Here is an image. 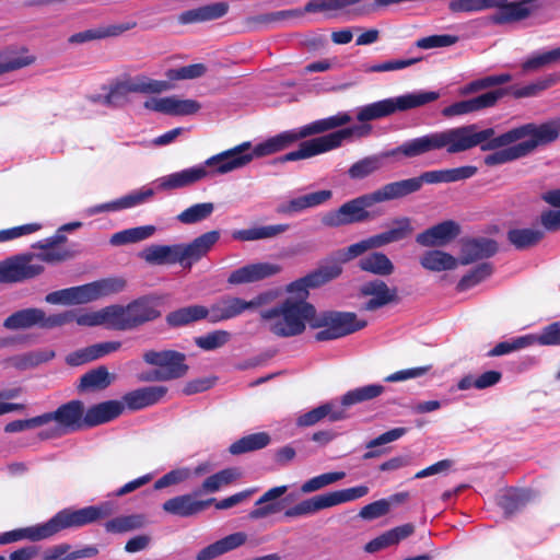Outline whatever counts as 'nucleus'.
<instances>
[{"mask_svg": "<svg viewBox=\"0 0 560 560\" xmlns=\"http://www.w3.org/2000/svg\"><path fill=\"white\" fill-rule=\"evenodd\" d=\"M470 129L474 143L470 150L493 151L483 158L487 166H498L532 154L538 147L555 142L560 137V117L544 124H525L498 135L494 128L479 129L476 124L465 125Z\"/></svg>", "mask_w": 560, "mask_h": 560, "instance_id": "1", "label": "nucleus"}, {"mask_svg": "<svg viewBox=\"0 0 560 560\" xmlns=\"http://www.w3.org/2000/svg\"><path fill=\"white\" fill-rule=\"evenodd\" d=\"M254 160L250 142L245 141L231 149L208 158L200 164L159 177L155 180L159 190L168 191L186 188L206 178L225 175L241 170Z\"/></svg>", "mask_w": 560, "mask_h": 560, "instance_id": "2", "label": "nucleus"}, {"mask_svg": "<svg viewBox=\"0 0 560 560\" xmlns=\"http://www.w3.org/2000/svg\"><path fill=\"white\" fill-rule=\"evenodd\" d=\"M475 136L464 126L434 131L404 141L386 152L385 156L402 155L406 159H415L442 149H445L448 154H457L470 150V147L476 143L472 139Z\"/></svg>", "mask_w": 560, "mask_h": 560, "instance_id": "3", "label": "nucleus"}, {"mask_svg": "<svg viewBox=\"0 0 560 560\" xmlns=\"http://www.w3.org/2000/svg\"><path fill=\"white\" fill-rule=\"evenodd\" d=\"M221 237L220 231L206 232L189 243L173 245H150L140 253V257L151 265H175L190 268L213 248Z\"/></svg>", "mask_w": 560, "mask_h": 560, "instance_id": "4", "label": "nucleus"}, {"mask_svg": "<svg viewBox=\"0 0 560 560\" xmlns=\"http://www.w3.org/2000/svg\"><path fill=\"white\" fill-rule=\"evenodd\" d=\"M396 199L392 183H387L371 192L348 200L335 210L326 212L322 218V223L328 228H339L366 222L381 214L371 212L370 208L376 203Z\"/></svg>", "mask_w": 560, "mask_h": 560, "instance_id": "5", "label": "nucleus"}, {"mask_svg": "<svg viewBox=\"0 0 560 560\" xmlns=\"http://www.w3.org/2000/svg\"><path fill=\"white\" fill-rule=\"evenodd\" d=\"M313 314L312 304L288 298L271 308L260 311V318L271 334L280 338H290L301 335L306 324L311 326Z\"/></svg>", "mask_w": 560, "mask_h": 560, "instance_id": "6", "label": "nucleus"}, {"mask_svg": "<svg viewBox=\"0 0 560 560\" xmlns=\"http://www.w3.org/2000/svg\"><path fill=\"white\" fill-rule=\"evenodd\" d=\"M351 120L352 118L348 113L341 112L337 115L315 120L299 129L283 131L255 147L250 144V153L254 154V159L270 155L284 150L300 139L336 129Z\"/></svg>", "mask_w": 560, "mask_h": 560, "instance_id": "7", "label": "nucleus"}, {"mask_svg": "<svg viewBox=\"0 0 560 560\" xmlns=\"http://www.w3.org/2000/svg\"><path fill=\"white\" fill-rule=\"evenodd\" d=\"M440 93L435 91H417L399 96L377 101L357 109V119L361 122L381 119L397 112H406L436 101Z\"/></svg>", "mask_w": 560, "mask_h": 560, "instance_id": "8", "label": "nucleus"}, {"mask_svg": "<svg viewBox=\"0 0 560 560\" xmlns=\"http://www.w3.org/2000/svg\"><path fill=\"white\" fill-rule=\"evenodd\" d=\"M366 326L351 312L325 311L317 313L314 308L311 327L319 329L314 338L316 341H328L353 334Z\"/></svg>", "mask_w": 560, "mask_h": 560, "instance_id": "9", "label": "nucleus"}, {"mask_svg": "<svg viewBox=\"0 0 560 560\" xmlns=\"http://www.w3.org/2000/svg\"><path fill=\"white\" fill-rule=\"evenodd\" d=\"M115 511L116 505L110 501L78 510L63 509L45 523L48 538L62 529L82 527L95 523L101 518L110 516Z\"/></svg>", "mask_w": 560, "mask_h": 560, "instance_id": "10", "label": "nucleus"}, {"mask_svg": "<svg viewBox=\"0 0 560 560\" xmlns=\"http://www.w3.org/2000/svg\"><path fill=\"white\" fill-rule=\"evenodd\" d=\"M393 225L388 231L380 234L372 235L368 238L361 240L358 243L338 252V258L341 262H348L368 250L384 247L390 243H395L406 238L413 231L411 220L407 217L396 218L393 220Z\"/></svg>", "mask_w": 560, "mask_h": 560, "instance_id": "11", "label": "nucleus"}, {"mask_svg": "<svg viewBox=\"0 0 560 560\" xmlns=\"http://www.w3.org/2000/svg\"><path fill=\"white\" fill-rule=\"evenodd\" d=\"M170 89V83L138 75L117 81L107 88L103 105L108 107H122L130 101L131 93L155 94Z\"/></svg>", "mask_w": 560, "mask_h": 560, "instance_id": "12", "label": "nucleus"}, {"mask_svg": "<svg viewBox=\"0 0 560 560\" xmlns=\"http://www.w3.org/2000/svg\"><path fill=\"white\" fill-rule=\"evenodd\" d=\"M40 416L43 425L52 421L56 423L52 429L43 431L39 434L42 439L58 438L85 427L84 405L81 400L68 401L55 411L45 412Z\"/></svg>", "mask_w": 560, "mask_h": 560, "instance_id": "13", "label": "nucleus"}, {"mask_svg": "<svg viewBox=\"0 0 560 560\" xmlns=\"http://www.w3.org/2000/svg\"><path fill=\"white\" fill-rule=\"evenodd\" d=\"M113 307L115 330H131L161 315L156 302L149 298L138 299L127 306L113 305Z\"/></svg>", "mask_w": 560, "mask_h": 560, "instance_id": "14", "label": "nucleus"}, {"mask_svg": "<svg viewBox=\"0 0 560 560\" xmlns=\"http://www.w3.org/2000/svg\"><path fill=\"white\" fill-rule=\"evenodd\" d=\"M62 317L57 314L47 315L38 307H27L12 313L3 322V327L9 330H22L37 326L42 329L61 327Z\"/></svg>", "mask_w": 560, "mask_h": 560, "instance_id": "15", "label": "nucleus"}, {"mask_svg": "<svg viewBox=\"0 0 560 560\" xmlns=\"http://www.w3.org/2000/svg\"><path fill=\"white\" fill-rule=\"evenodd\" d=\"M143 360L149 365L158 366L162 372L160 378H166V381L180 378L188 371L186 355L174 350H148L143 353Z\"/></svg>", "mask_w": 560, "mask_h": 560, "instance_id": "16", "label": "nucleus"}, {"mask_svg": "<svg viewBox=\"0 0 560 560\" xmlns=\"http://www.w3.org/2000/svg\"><path fill=\"white\" fill-rule=\"evenodd\" d=\"M122 278H105L83 285L71 287L73 305L85 304L124 290Z\"/></svg>", "mask_w": 560, "mask_h": 560, "instance_id": "17", "label": "nucleus"}, {"mask_svg": "<svg viewBox=\"0 0 560 560\" xmlns=\"http://www.w3.org/2000/svg\"><path fill=\"white\" fill-rule=\"evenodd\" d=\"M497 4L492 9L497 11L490 16V23L494 25H506L521 22L532 15L538 8V0H520L510 2L509 0H495Z\"/></svg>", "mask_w": 560, "mask_h": 560, "instance_id": "18", "label": "nucleus"}, {"mask_svg": "<svg viewBox=\"0 0 560 560\" xmlns=\"http://www.w3.org/2000/svg\"><path fill=\"white\" fill-rule=\"evenodd\" d=\"M30 256H12L0 262V283H18L42 273V268L32 265Z\"/></svg>", "mask_w": 560, "mask_h": 560, "instance_id": "19", "label": "nucleus"}, {"mask_svg": "<svg viewBox=\"0 0 560 560\" xmlns=\"http://www.w3.org/2000/svg\"><path fill=\"white\" fill-rule=\"evenodd\" d=\"M149 110L171 116H187L197 113L200 104L195 100H182L175 95L166 97H151L144 102Z\"/></svg>", "mask_w": 560, "mask_h": 560, "instance_id": "20", "label": "nucleus"}, {"mask_svg": "<svg viewBox=\"0 0 560 560\" xmlns=\"http://www.w3.org/2000/svg\"><path fill=\"white\" fill-rule=\"evenodd\" d=\"M281 266L272 262L248 264L232 271L228 282L232 285L247 284L278 275Z\"/></svg>", "mask_w": 560, "mask_h": 560, "instance_id": "21", "label": "nucleus"}, {"mask_svg": "<svg viewBox=\"0 0 560 560\" xmlns=\"http://www.w3.org/2000/svg\"><path fill=\"white\" fill-rule=\"evenodd\" d=\"M331 197L332 191L328 189L294 197L279 202L276 207V212L280 215L293 217L310 208L327 202Z\"/></svg>", "mask_w": 560, "mask_h": 560, "instance_id": "22", "label": "nucleus"}, {"mask_svg": "<svg viewBox=\"0 0 560 560\" xmlns=\"http://www.w3.org/2000/svg\"><path fill=\"white\" fill-rule=\"evenodd\" d=\"M390 183L397 199H401L419 191L423 184L450 183L448 170L427 171L417 177Z\"/></svg>", "mask_w": 560, "mask_h": 560, "instance_id": "23", "label": "nucleus"}, {"mask_svg": "<svg viewBox=\"0 0 560 560\" xmlns=\"http://www.w3.org/2000/svg\"><path fill=\"white\" fill-rule=\"evenodd\" d=\"M62 317L61 326L75 322L79 326H106L114 329V307L107 306L96 312L65 311L57 314Z\"/></svg>", "mask_w": 560, "mask_h": 560, "instance_id": "24", "label": "nucleus"}, {"mask_svg": "<svg viewBox=\"0 0 560 560\" xmlns=\"http://www.w3.org/2000/svg\"><path fill=\"white\" fill-rule=\"evenodd\" d=\"M360 293L363 296H372L363 305V310L370 312L378 310L398 300L397 289H390L383 280L380 279L363 283L360 288Z\"/></svg>", "mask_w": 560, "mask_h": 560, "instance_id": "25", "label": "nucleus"}, {"mask_svg": "<svg viewBox=\"0 0 560 560\" xmlns=\"http://www.w3.org/2000/svg\"><path fill=\"white\" fill-rule=\"evenodd\" d=\"M153 195L154 190L152 188L143 187L139 190L131 191L130 194L116 200L90 207L85 209V214L88 217H92L101 212H114L124 209H130L145 202Z\"/></svg>", "mask_w": 560, "mask_h": 560, "instance_id": "26", "label": "nucleus"}, {"mask_svg": "<svg viewBox=\"0 0 560 560\" xmlns=\"http://www.w3.org/2000/svg\"><path fill=\"white\" fill-rule=\"evenodd\" d=\"M459 234V225L452 220L443 221L417 235L418 244L425 247L442 246Z\"/></svg>", "mask_w": 560, "mask_h": 560, "instance_id": "27", "label": "nucleus"}, {"mask_svg": "<svg viewBox=\"0 0 560 560\" xmlns=\"http://www.w3.org/2000/svg\"><path fill=\"white\" fill-rule=\"evenodd\" d=\"M505 92L506 90L500 89L483 93L470 100L456 102L446 107L443 113L446 116H456L492 107L505 94Z\"/></svg>", "mask_w": 560, "mask_h": 560, "instance_id": "28", "label": "nucleus"}, {"mask_svg": "<svg viewBox=\"0 0 560 560\" xmlns=\"http://www.w3.org/2000/svg\"><path fill=\"white\" fill-rule=\"evenodd\" d=\"M213 501L214 498L206 501H198L191 494H182L166 500L163 503L162 509L171 515L189 517L203 511Z\"/></svg>", "mask_w": 560, "mask_h": 560, "instance_id": "29", "label": "nucleus"}, {"mask_svg": "<svg viewBox=\"0 0 560 560\" xmlns=\"http://www.w3.org/2000/svg\"><path fill=\"white\" fill-rule=\"evenodd\" d=\"M167 393L165 386H147L124 395L122 401L130 410H140L158 404Z\"/></svg>", "mask_w": 560, "mask_h": 560, "instance_id": "30", "label": "nucleus"}, {"mask_svg": "<svg viewBox=\"0 0 560 560\" xmlns=\"http://www.w3.org/2000/svg\"><path fill=\"white\" fill-rule=\"evenodd\" d=\"M246 540L247 535L243 532L230 534L199 550L196 560H214L243 546Z\"/></svg>", "mask_w": 560, "mask_h": 560, "instance_id": "31", "label": "nucleus"}, {"mask_svg": "<svg viewBox=\"0 0 560 560\" xmlns=\"http://www.w3.org/2000/svg\"><path fill=\"white\" fill-rule=\"evenodd\" d=\"M498 252L495 241L487 237L472 238L462 247V265H469L476 260L489 258Z\"/></svg>", "mask_w": 560, "mask_h": 560, "instance_id": "32", "label": "nucleus"}, {"mask_svg": "<svg viewBox=\"0 0 560 560\" xmlns=\"http://www.w3.org/2000/svg\"><path fill=\"white\" fill-rule=\"evenodd\" d=\"M287 491L288 486L273 487L266 491L256 501V505H258V508L249 512V517L252 520H260L279 513L283 509V504L281 501H277V499L283 495Z\"/></svg>", "mask_w": 560, "mask_h": 560, "instance_id": "33", "label": "nucleus"}, {"mask_svg": "<svg viewBox=\"0 0 560 560\" xmlns=\"http://www.w3.org/2000/svg\"><path fill=\"white\" fill-rule=\"evenodd\" d=\"M135 26L136 23L133 22L103 25L95 28L75 33L69 37V42L71 44H82L95 39L116 37L133 28Z\"/></svg>", "mask_w": 560, "mask_h": 560, "instance_id": "34", "label": "nucleus"}, {"mask_svg": "<svg viewBox=\"0 0 560 560\" xmlns=\"http://www.w3.org/2000/svg\"><path fill=\"white\" fill-rule=\"evenodd\" d=\"M124 410V405L117 400L97 404L84 410L85 427H94L117 418Z\"/></svg>", "mask_w": 560, "mask_h": 560, "instance_id": "35", "label": "nucleus"}, {"mask_svg": "<svg viewBox=\"0 0 560 560\" xmlns=\"http://www.w3.org/2000/svg\"><path fill=\"white\" fill-rule=\"evenodd\" d=\"M229 5L225 2L209 3L183 12L178 20L182 24L207 22L220 19L226 14Z\"/></svg>", "mask_w": 560, "mask_h": 560, "instance_id": "36", "label": "nucleus"}, {"mask_svg": "<svg viewBox=\"0 0 560 560\" xmlns=\"http://www.w3.org/2000/svg\"><path fill=\"white\" fill-rule=\"evenodd\" d=\"M55 358V351L51 349H36L24 353L15 354L5 360L9 366L19 371L34 369L42 363L48 362Z\"/></svg>", "mask_w": 560, "mask_h": 560, "instance_id": "37", "label": "nucleus"}, {"mask_svg": "<svg viewBox=\"0 0 560 560\" xmlns=\"http://www.w3.org/2000/svg\"><path fill=\"white\" fill-rule=\"evenodd\" d=\"M290 225L285 223L254 226L249 229L235 230L232 232V238L241 242H252L259 240H270L287 232Z\"/></svg>", "mask_w": 560, "mask_h": 560, "instance_id": "38", "label": "nucleus"}, {"mask_svg": "<svg viewBox=\"0 0 560 560\" xmlns=\"http://www.w3.org/2000/svg\"><path fill=\"white\" fill-rule=\"evenodd\" d=\"M326 417H328L330 421H338L346 418V412L334 402H327L301 415L296 419V424L299 427H311Z\"/></svg>", "mask_w": 560, "mask_h": 560, "instance_id": "39", "label": "nucleus"}, {"mask_svg": "<svg viewBox=\"0 0 560 560\" xmlns=\"http://www.w3.org/2000/svg\"><path fill=\"white\" fill-rule=\"evenodd\" d=\"M208 311V319L211 323L235 318L241 315L238 298L225 295L213 303Z\"/></svg>", "mask_w": 560, "mask_h": 560, "instance_id": "40", "label": "nucleus"}, {"mask_svg": "<svg viewBox=\"0 0 560 560\" xmlns=\"http://www.w3.org/2000/svg\"><path fill=\"white\" fill-rule=\"evenodd\" d=\"M98 553L94 546H86L82 549L71 551V546L60 544L45 550L40 560H77L82 558H92Z\"/></svg>", "mask_w": 560, "mask_h": 560, "instance_id": "41", "label": "nucleus"}, {"mask_svg": "<svg viewBox=\"0 0 560 560\" xmlns=\"http://www.w3.org/2000/svg\"><path fill=\"white\" fill-rule=\"evenodd\" d=\"M329 151L325 136L316 137L306 141H303L299 149L284 154L281 158L282 162L299 161L310 159L318 154H323Z\"/></svg>", "mask_w": 560, "mask_h": 560, "instance_id": "42", "label": "nucleus"}, {"mask_svg": "<svg viewBox=\"0 0 560 560\" xmlns=\"http://www.w3.org/2000/svg\"><path fill=\"white\" fill-rule=\"evenodd\" d=\"M329 509L326 493L305 499L298 504L284 511L285 518H298L316 514L317 512Z\"/></svg>", "mask_w": 560, "mask_h": 560, "instance_id": "43", "label": "nucleus"}, {"mask_svg": "<svg viewBox=\"0 0 560 560\" xmlns=\"http://www.w3.org/2000/svg\"><path fill=\"white\" fill-rule=\"evenodd\" d=\"M358 266L362 271L381 277L389 276L395 270L392 260L381 252H373L366 256H363L359 260Z\"/></svg>", "mask_w": 560, "mask_h": 560, "instance_id": "44", "label": "nucleus"}, {"mask_svg": "<svg viewBox=\"0 0 560 560\" xmlns=\"http://www.w3.org/2000/svg\"><path fill=\"white\" fill-rule=\"evenodd\" d=\"M208 307L202 305H189L186 307L178 308L174 312H171L166 320L168 325L178 327L191 324L194 322L208 318Z\"/></svg>", "mask_w": 560, "mask_h": 560, "instance_id": "45", "label": "nucleus"}, {"mask_svg": "<svg viewBox=\"0 0 560 560\" xmlns=\"http://www.w3.org/2000/svg\"><path fill=\"white\" fill-rule=\"evenodd\" d=\"M48 538L45 523L35 526L18 528L0 534V545H8L11 542L28 539L31 541H38Z\"/></svg>", "mask_w": 560, "mask_h": 560, "instance_id": "46", "label": "nucleus"}, {"mask_svg": "<svg viewBox=\"0 0 560 560\" xmlns=\"http://www.w3.org/2000/svg\"><path fill=\"white\" fill-rule=\"evenodd\" d=\"M156 231L154 225H142L131 229H126L114 233L109 243L113 246H122L127 244L138 243L150 238Z\"/></svg>", "mask_w": 560, "mask_h": 560, "instance_id": "47", "label": "nucleus"}, {"mask_svg": "<svg viewBox=\"0 0 560 560\" xmlns=\"http://www.w3.org/2000/svg\"><path fill=\"white\" fill-rule=\"evenodd\" d=\"M371 130L372 128L370 125H355L343 129H339L337 131H332L324 136L328 144L329 151H331L340 148L346 140H350L354 137L363 138L369 136L371 133Z\"/></svg>", "mask_w": 560, "mask_h": 560, "instance_id": "48", "label": "nucleus"}, {"mask_svg": "<svg viewBox=\"0 0 560 560\" xmlns=\"http://www.w3.org/2000/svg\"><path fill=\"white\" fill-rule=\"evenodd\" d=\"M385 390V387L380 384H370L362 387H358L347 392L342 395L340 404L345 408H349L353 405L372 400L381 396Z\"/></svg>", "mask_w": 560, "mask_h": 560, "instance_id": "49", "label": "nucleus"}, {"mask_svg": "<svg viewBox=\"0 0 560 560\" xmlns=\"http://www.w3.org/2000/svg\"><path fill=\"white\" fill-rule=\"evenodd\" d=\"M420 264L430 271L453 270L457 266V260L452 255L442 250H429L420 258Z\"/></svg>", "mask_w": 560, "mask_h": 560, "instance_id": "50", "label": "nucleus"}, {"mask_svg": "<svg viewBox=\"0 0 560 560\" xmlns=\"http://www.w3.org/2000/svg\"><path fill=\"white\" fill-rule=\"evenodd\" d=\"M383 158H386L385 153L382 155H369L357 161L348 170L349 177L354 180L366 178L382 168Z\"/></svg>", "mask_w": 560, "mask_h": 560, "instance_id": "51", "label": "nucleus"}, {"mask_svg": "<svg viewBox=\"0 0 560 560\" xmlns=\"http://www.w3.org/2000/svg\"><path fill=\"white\" fill-rule=\"evenodd\" d=\"M530 500V491L526 489H509L498 498V504L506 514H512Z\"/></svg>", "mask_w": 560, "mask_h": 560, "instance_id": "52", "label": "nucleus"}, {"mask_svg": "<svg viewBox=\"0 0 560 560\" xmlns=\"http://www.w3.org/2000/svg\"><path fill=\"white\" fill-rule=\"evenodd\" d=\"M214 211L213 202L191 205L176 215V220L185 225H191L209 219Z\"/></svg>", "mask_w": 560, "mask_h": 560, "instance_id": "53", "label": "nucleus"}, {"mask_svg": "<svg viewBox=\"0 0 560 560\" xmlns=\"http://www.w3.org/2000/svg\"><path fill=\"white\" fill-rule=\"evenodd\" d=\"M238 476L240 474L234 468L222 469L205 479L200 491L196 492V494L215 493L233 482Z\"/></svg>", "mask_w": 560, "mask_h": 560, "instance_id": "54", "label": "nucleus"}, {"mask_svg": "<svg viewBox=\"0 0 560 560\" xmlns=\"http://www.w3.org/2000/svg\"><path fill=\"white\" fill-rule=\"evenodd\" d=\"M269 442H270V438L267 433H265V432L253 433V434L243 436L242 439L232 443L229 447V451L233 455H240L243 453L264 448L269 444Z\"/></svg>", "mask_w": 560, "mask_h": 560, "instance_id": "55", "label": "nucleus"}, {"mask_svg": "<svg viewBox=\"0 0 560 560\" xmlns=\"http://www.w3.org/2000/svg\"><path fill=\"white\" fill-rule=\"evenodd\" d=\"M542 237L544 232L538 229H512L508 232L509 242L517 249L532 247Z\"/></svg>", "mask_w": 560, "mask_h": 560, "instance_id": "56", "label": "nucleus"}, {"mask_svg": "<svg viewBox=\"0 0 560 560\" xmlns=\"http://www.w3.org/2000/svg\"><path fill=\"white\" fill-rule=\"evenodd\" d=\"M406 433V428H395L371 440L366 444V448H369V451L363 454V459H372L381 456L383 454V451L377 448L378 446L397 441Z\"/></svg>", "mask_w": 560, "mask_h": 560, "instance_id": "57", "label": "nucleus"}, {"mask_svg": "<svg viewBox=\"0 0 560 560\" xmlns=\"http://www.w3.org/2000/svg\"><path fill=\"white\" fill-rule=\"evenodd\" d=\"M370 489L368 486L360 485L352 488L327 492L329 508L337 506L347 502H352L365 497Z\"/></svg>", "mask_w": 560, "mask_h": 560, "instance_id": "58", "label": "nucleus"}, {"mask_svg": "<svg viewBox=\"0 0 560 560\" xmlns=\"http://www.w3.org/2000/svg\"><path fill=\"white\" fill-rule=\"evenodd\" d=\"M34 62V57L14 50L0 52V75L24 68Z\"/></svg>", "mask_w": 560, "mask_h": 560, "instance_id": "59", "label": "nucleus"}, {"mask_svg": "<svg viewBox=\"0 0 560 560\" xmlns=\"http://www.w3.org/2000/svg\"><path fill=\"white\" fill-rule=\"evenodd\" d=\"M342 271V268L339 264H331L327 266H323L317 270L308 273L307 276L301 278V283L307 282L310 288L320 287L328 281L336 279Z\"/></svg>", "mask_w": 560, "mask_h": 560, "instance_id": "60", "label": "nucleus"}, {"mask_svg": "<svg viewBox=\"0 0 560 560\" xmlns=\"http://www.w3.org/2000/svg\"><path fill=\"white\" fill-rule=\"evenodd\" d=\"M346 477L345 471H330L315 476L301 486V492L304 494L319 491L330 485H334Z\"/></svg>", "mask_w": 560, "mask_h": 560, "instance_id": "61", "label": "nucleus"}, {"mask_svg": "<svg viewBox=\"0 0 560 560\" xmlns=\"http://www.w3.org/2000/svg\"><path fill=\"white\" fill-rule=\"evenodd\" d=\"M144 518L142 515H121L107 521L104 527L107 533H126L142 527Z\"/></svg>", "mask_w": 560, "mask_h": 560, "instance_id": "62", "label": "nucleus"}, {"mask_svg": "<svg viewBox=\"0 0 560 560\" xmlns=\"http://www.w3.org/2000/svg\"><path fill=\"white\" fill-rule=\"evenodd\" d=\"M110 384L109 373L106 368L101 366L95 370H92L85 373L81 380L79 389L88 390V389H103L106 388Z\"/></svg>", "mask_w": 560, "mask_h": 560, "instance_id": "63", "label": "nucleus"}, {"mask_svg": "<svg viewBox=\"0 0 560 560\" xmlns=\"http://www.w3.org/2000/svg\"><path fill=\"white\" fill-rule=\"evenodd\" d=\"M559 62L560 47L530 56L523 62L522 68L524 71H532Z\"/></svg>", "mask_w": 560, "mask_h": 560, "instance_id": "64", "label": "nucleus"}]
</instances>
